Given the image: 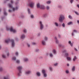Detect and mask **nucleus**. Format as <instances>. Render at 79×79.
<instances>
[{"instance_id":"obj_1","label":"nucleus","mask_w":79,"mask_h":79,"mask_svg":"<svg viewBox=\"0 0 79 79\" xmlns=\"http://www.w3.org/2000/svg\"><path fill=\"white\" fill-rule=\"evenodd\" d=\"M10 3H9L8 4V6L9 8L12 9L13 11H15V10H18L19 9V7L16 6L15 7H13V4H14V1L13 0H10Z\"/></svg>"},{"instance_id":"obj_2","label":"nucleus","mask_w":79,"mask_h":79,"mask_svg":"<svg viewBox=\"0 0 79 79\" xmlns=\"http://www.w3.org/2000/svg\"><path fill=\"white\" fill-rule=\"evenodd\" d=\"M28 6L31 8H33L35 6V2L32 0H29L28 1Z\"/></svg>"},{"instance_id":"obj_3","label":"nucleus","mask_w":79,"mask_h":79,"mask_svg":"<svg viewBox=\"0 0 79 79\" xmlns=\"http://www.w3.org/2000/svg\"><path fill=\"white\" fill-rule=\"evenodd\" d=\"M6 30L7 31H10L12 32H13V33H16V31L15 29L13 28V27H11L10 28L8 27V26L6 27Z\"/></svg>"},{"instance_id":"obj_4","label":"nucleus","mask_w":79,"mask_h":79,"mask_svg":"<svg viewBox=\"0 0 79 79\" xmlns=\"http://www.w3.org/2000/svg\"><path fill=\"white\" fill-rule=\"evenodd\" d=\"M65 19V17L64 15L63 14H61L60 15L59 20L60 23H62L63 22V20Z\"/></svg>"},{"instance_id":"obj_5","label":"nucleus","mask_w":79,"mask_h":79,"mask_svg":"<svg viewBox=\"0 0 79 79\" xmlns=\"http://www.w3.org/2000/svg\"><path fill=\"white\" fill-rule=\"evenodd\" d=\"M40 25V29L41 31H42L44 28V25L43 24L42 21H40L39 22Z\"/></svg>"},{"instance_id":"obj_6","label":"nucleus","mask_w":79,"mask_h":79,"mask_svg":"<svg viewBox=\"0 0 79 79\" xmlns=\"http://www.w3.org/2000/svg\"><path fill=\"white\" fill-rule=\"evenodd\" d=\"M31 73H32V71L29 70H27L24 72V74L26 76H28V75L31 74Z\"/></svg>"},{"instance_id":"obj_7","label":"nucleus","mask_w":79,"mask_h":79,"mask_svg":"<svg viewBox=\"0 0 79 79\" xmlns=\"http://www.w3.org/2000/svg\"><path fill=\"white\" fill-rule=\"evenodd\" d=\"M10 43L11 47L13 48L15 47V40L13 39L11 40Z\"/></svg>"},{"instance_id":"obj_8","label":"nucleus","mask_w":79,"mask_h":79,"mask_svg":"<svg viewBox=\"0 0 79 79\" xmlns=\"http://www.w3.org/2000/svg\"><path fill=\"white\" fill-rule=\"evenodd\" d=\"M42 73L43 74L44 77H47V74L46 73V72L44 69H43L42 71Z\"/></svg>"},{"instance_id":"obj_9","label":"nucleus","mask_w":79,"mask_h":79,"mask_svg":"<svg viewBox=\"0 0 79 79\" xmlns=\"http://www.w3.org/2000/svg\"><path fill=\"white\" fill-rule=\"evenodd\" d=\"M74 33H78V31L76 30H74L73 31V32L71 33L73 37L74 36Z\"/></svg>"},{"instance_id":"obj_10","label":"nucleus","mask_w":79,"mask_h":79,"mask_svg":"<svg viewBox=\"0 0 79 79\" xmlns=\"http://www.w3.org/2000/svg\"><path fill=\"white\" fill-rule=\"evenodd\" d=\"M18 69L19 70V71H22V69H23V66H19L17 67Z\"/></svg>"},{"instance_id":"obj_11","label":"nucleus","mask_w":79,"mask_h":79,"mask_svg":"<svg viewBox=\"0 0 79 79\" xmlns=\"http://www.w3.org/2000/svg\"><path fill=\"white\" fill-rule=\"evenodd\" d=\"M41 44L45 46V45H46V42L44 40H42L41 41Z\"/></svg>"},{"instance_id":"obj_12","label":"nucleus","mask_w":79,"mask_h":79,"mask_svg":"<svg viewBox=\"0 0 79 79\" xmlns=\"http://www.w3.org/2000/svg\"><path fill=\"white\" fill-rule=\"evenodd\" d=\"M43 16L44 18H46L47 17H48V14L47 13H45L43 15Z\"/></svg>"},{"instance_id":"obj_13","label":"nucleus","mask_w":79,"mask_h":79,"mask_svg":"<svg viewBox=\"0 0 79 79\" xmlns=\"http://www.w3.org/2000/svg\"><path fill=\"white\" fill-rule=\"evenodd\" d=\"M25 37H26L25 35L24 34H22L21 35L20 38L21 39H25Z\"/></svg>"},{"instance_id":"obj_14","label":"nucleus","mask_w":79,"mask_h":79,"mask_svg":"<svg viewBox=\"0 0 79 79\" xmlns=\"http://www.w3.org/2000/svg\"><path fill=\"white\" fill-rule=\"evenodd\" d=\"M21 74H22V71H19L18 73V75L19 77L21 76Z\"/></svg>"},{"instance_id":"obj_15","label":"nucleus","mask_w":79,"mask_h":79,"mask_svg":"<svg viewBox=\"0 0 79 79\" xmlns=\"http://www.w3.org/2000/svg\"><path fill=\"white\" fill-rule=\"evenodd\" d=\"M36 75L38 77H40L41 76L40 72H38L36 73Z\"/></svg>"},{"instance_id":"obj_16","label":"nucleus","mask_w":79,"mask_h":79,"mask_svg":"<svg viewBox=\"0 0 79 79\" xmlns=\"http://www.w3.org/2000/svg\"><path fill=\"white\" fill-rule=\"evenodd\" d=\"M54 39L56 40V44H58V43H59V41H58V39L57 37L55 36L54 37Z\"/></svg>"},{"instance_id":"obj_17","label":"nucleus","mask_w":79,"mask_h":79,"mask_svg":"<svg viewBox=\"0 0 79 79\" xmlns=\"http://www.w3.org/2000/svg\"><path fill=\"white\" fill-rule=\"evenodd\" d=\"M64 56L67 58L69 56V53L66 52L64 54Z\"/></svg>"},{"instance_id":"obj_18","label":"nucleus","mask_w":79,"mask_h":79,"mask_svg":"<svg viewBox=\"0 0 79 79\" xmlns=\"http://www.w3.org/2000/svg\"><path fill=\"white\" fill-rule=\"evenodd\" d=\"M75 69H76V67L75 66H73L71 68V70L73 72L75 71Z\"/></svg>"},{"instance_id":"obj_19","label":"nucleus","mask_w":79,"mask_h":79,"mask_svg":"<svg viewBox=\"0 0 79 79\" xmlns=\"http://www.w3.org/2000/svg\"><path fill=\"white\" fill-rule=\"evenodd\" d=\"M45 8V6L43 4H41L40 5V9H44Z\"/></svg>"},{"instance_id":"obj_20","label":"nucleus","mask_w":79,"mask_h":79,"mask_svg":"<svg viewBox=\"0 0 79 79\" xmlns=\"http://www.w3.org/2000/svg\"><path fill=\"white\" fill-rule=\"evenodd\" d=\"M11 42V40H10V39H8L5 40V42H6V43H8V42Z\"/></svg>"},{"instance_id":"obj_21","label":"nucleus","mask_w":79,"mask_h":79,"mask_svg":"<svg viewBox=\"0 0 79 79\" xmlns=\"http://www.w3.org/2000/svg\"><path fill=\"white\" fill-rule=\"evenodd\" d=\"M36 6L37 8H40V3H38L36 4Z\"/></svg>"},{"instance_id":"obj_22","label":"nucleus","mask_w":79,"mask_h":79,"mask_svg":"<svg viewBox=\"0 0 79 79\" xmlns=\"http://www.w3.org/2000/svg\"><path fill=\"white\" fill-rule=\"evenodd\" d=\"M23 61L24 62H27L29 61V59L27 58H25L23 59Z\"/></svg>"},{"instance_id":"obj_23","label":"nucleus","mask_w":79,"mask_h":79,"mask_svg":"<svg viewBox=\"0 0 79 79\" xmlns=\"http://www.w3.org/2000/svg\"><path fill=\"white\" fill-rule=\"evenodd\" d=\"M3 15L4 16H6L8 15V13L5 11L3 12Z\"/></svg>"},{"instance_id":"obj_24","label":"nucleus","mask_w":79,"mask_h":79,"mask_svg":"<svg viewBox=\"0 0 79 79\" xmlns=\"http://www.w3.org/2000/svg\"><path fill=\"white\" fill-rule=\"evenodd\" d=\"M5 19V16H1V19L2 21H4V19Z\"/></svg>"},{"instance_id":"obj_25","label":"nucleus","mask_w":79,"mask_h":79,"mask_svg":"<svg viewBox=\"0 0 79 79\" xmlns=\"http://www.w3.org/2000/svg\"><path fill=\"white\" fill-rule=\"evenodd\" d=\"M52 53L54 55H56V51L55 49L52 50Z\"/></svg>"},{"instance_id":"obj_26","label":"nucleus","mask_w":79,"mask_h":79,"mask_svg":"<svg viewBox=\"0 0 79 79\" xmlns=\"http://www.w3.org/2000/svg\"><path fill=\"white\" fill-rule=\"evenodd\" d=\"M21 22H17V23H16V25H17V26H20V25H21Z\"/></svg>"},{"instance_id":"obj_27","label":"nucleus","mask_w":79,"mask_h":79,"mask_svg":"<svg viewBox=\"0 0 79 79\" xmlns=\"http://www.w3.org/2000/svg\"><path fill=\"white\" fill-rule=\"evenodd\" d=\"M77 57L76 56H74V58H73V61H75L76 60H77Z\"/></svg>"},{"instance_id":"obj_28","label":"nucleus","mask_w":79,"mask_h":79,"mask_svg":"<svg viewBox=\"0 0 79 79\" xmlns=\"http://www.w3.org/2000/svg\"><path fill=\"white\" fill-rule=\"evenodd\" d=\"M12 60L13 61H16V57L15 56H13L12 58Z\"/></svg>"},{"instance_id":"obj_29","label":"nucleus","mask_w":79,"mask_h":79,"mask_svg":"<svg viewBox=\"0 0 79 79\" xmlns=\"http://www.w3.org/2000/svg\"><path fill=\"white\" fill-rule=\"evenodd\" d=\"M49 56L51 58H53V55L52 53H49Z\"/></svg>"},{"instance_id":"obj_30","label":"nucleus","mask_w":79,"mask_h":79,"mask_svg":"<svg viewBox=\"0 0 79 79\" xmlns=\"http://www.w3.org/2000/svg\"><path fill=\"white\" fill-rule=\"evenodd\" d=\"M73 24V22L71 21H70L67 23L68 25H71V24Z\"/></svg>"},{"instance_id":"obj_31","label":"nucleus","mask_w":79,"mask_h":79,"mask_svg":"<svg viewBox=\"0 0 79 79\" xmlns=\"http://www.w3.org/2000/svg\"><path fill=\"white\" fill-rule=\"evenodd\" d=\"M27 11L28 14H31V9L30 8H28Z\"/></svg>"},{"instance_id":"obj_32","label":"nucleus","mask_w":79,"mask_h":79,"mask_svg":"<svg viewBox=\"0 0 79 79\" xmlns=\"http://www.w3.org/2000/svg\"><path fill=\"white\" fill-rule=\"evenodd\" d=\"M54 24L55 26H56V27H58L59 25H58V23H57V22H55Z\"/></svg>"},{"instance_id":"obj_33","label":"nucleus","mask_w":79,"mask_h":79,"mask_svg":"<svg viewBox=\"0 0 79 79\" xmlns=\"http://www.w3.org/2000/svg\"><path fill=\"white\" fill-rule=\"evenodd\" d=\"M74 13H75V14H76V15H77V16H79V14L78 13V12H77L75 10L74 11Z\"/></svg>"},{"instance_id":"obj_34","label":"nucleus","mask_w":79,"mask_h":79,"mask_svg":"<svg viewBox=\"0 0 79 79\" xmlns=\"http://www.w3.org/2000/svg\"><path fill=\"white\" fill-rule=\"evenodd\" d=\"M67 60H68V61H71V58L70 57L68 56L67 57Z\"/></svg>"},{"instance_id":"obj_35","label":"nucleus","mask_w":79,"mask_h":79,"mask_svg":"<svg viewBox=\"0 0 79 79\" xmlns=\"http://www.w3.org/2000/svg\"><path fill=\"white\" fill-rule=\"evenodd\" d=\"M47 4H48V5H50L51 3V1H48L46 2Z\"/></svg>"},{"instance_id":"obj_36","label":"nucleus","mask_w":79,"mask_h":79,"mask_svg":"<svg viewBox=\"0 0 79 79\" xmlns=\"http://www.w3.org/2000/svg\"><path fill=\"white\" fill-rule=\"evenodd\" d=\"M23 32H24V33H27V30L26 29H24L23 30Z\"/></svg>"},{"instance_id":"obj_37","label":"nucleus","mask_w":79,"mask_h":79,"mask_svg":"<svg viewBox=\"0 0 79 79\" xmlns=\"http://www.w3.org/2000/svg\"><path fill=\"white\" fill-rule=\"evenodd\" d=\"M68 17L69 18V19H73V17H72V16H71V15H69Z\"/></svg>"},{"instance_id":"obj_38","label":"nucleus","mask_w":79,"mask_h":79,"mask_svg":"<svg viewBox=\"0 0 79 79\" xmlns=\"http://www.w3.org/2000/svg\"><path fill=\"white\" fill-rule=\"evenodd\" d=\"M16 62L17 64H19L20 63V60H16Z\"/></svg>"},{"instance_id":"obj_39","label":"nucleus","mask_w":79,"mask_h":79,"mask_svg":"<svg viewBox=\"0 0 79 79\" xmlns=\"http://www.w3.org/2000/svg\"><path fill=\"white\" fill-rule=\"evenodd\" d=\"M3 79H10V78H9V77H8L6 76L4 77Z\"/></svg>"},{"instance_id":"obj_40","label":"nucleus","mask_w":79,"mask_h":79,"mask_svg":"<svg viewBox=\"0 0 79 79\" xmlns=\"http://www.w3.org/2000/svg\"><path fill=\"white\" fill-rule=\"evenodd\" d=\"M48 40V37L47 36H45L44 37V40L45 41H47Z\"/></svg>"},{"instance_id":"obj_41","label":"nucleus","mask_w":79,"mask_h":79,"mask_svg":"<svg viewBox=\"0 0 79 79\" xmlns=\"http://www.w3.org/2000/svg\"><path fill=\"white\" fill-rule=\"evenodd\" d=\"M62 26L64 28V27H65V23H63L62 24Z\"/></svg>"},{"instance_id":"obj_42","label":"nucleus","mask_w":79,"mask_h":79,"mask_svg":"<svg viewBox=\"0 0 79 79\" xmlns=\"http://www.w3.org/2000/svg\"><path fill=\"white\" fill-rule=\"evenodd\" d=\"M49 69L51 71H53V67H49Z\"/></svg>"},{"instance_id":"obj_43","label":"nucleus","mask_w":79,"mask_h":79,"mask_svg":"<svg viewBox=\"0 0 79 79\" xmlns=\"http://www.w3.org/2000/svg\"><path fill=\"white\" fill-rule=\"evenodd\" d=\"M15 54L16 55V56H18V55H19V53H18V52H16L15 53Z\"/></svg>"},{"instance_id":"obj_44","label":"nucleus","mask_w":79,"mask_h":79,"mask_svg":"<svg viewBox=\"0 0 79 79\" xmlns=\"http://www.w3.org/2000/svg\"><path fill=\"white\" fill-rule=\"evenodd\" d=\"M12 10H11V9H9L8 10V12H9V13H11V12H12L13 11V9H12Z\"/></svg>"},{"instance_id":"obj_45","label":"nucleus","mask_w":79,"mask_h":79,"mask_svg":"<svg viewBox=\"0 0 79 79\" xmlns=\"http://www.w3.org/2000/svg\"><path fill=\"white\" fill-rule=\"evenodd\" d=\"M3 69L2 67H0V72H2L3 71Z\"/></svg>"},{"instance_id":"obj_46","label":"nucleus","mask_w":79,"mask_h":79,"mask_svg":"<svg viewBox=\"0 0 79 79\" xmlns=\"http://www.w3.org/2000/svg\"><path fill=\"white\" fill-rule=\"evenodd\" d=\"M6 53L7 54V56H8H8H10V53H9V52H6Z\"/></svg>"},{"instance_id":"obj_47","label":"nucleus","mask_w":79,"mask_h":79,"mask_svg":"<svg viewBox=\"0 0 79 79\" xmlns=\"http://www.w3.org/2000/svg\"><path fill=\"white\" fill-rule=\"evenodd\" d=\"M30 17L31 18H32V19H33V18H34V16L33 15H30Z\"/></svg>"},{"instance_id":"obj_48","label":"nucleus","mask_w":79,"mask_h":79,"mask_svg":"<svg viewBox=\"0 0 79 79\" xmlns=\"http://www.w3.org/2000/svg\"><path fill=\"white\" fill-rule=\"evenodd\" d=\"M58 64V63H55L54 64V66H57Z\"/></svg>"},{"instance_id":"obj_49","label":"nucleus","mask_w":79,"mask_h":79,"mask_svg":"<svg viewBox=\"0 0 79 79\" xmlns=\"http://www.w3.org/2000/svg\"><path fill=\"white\" fill-rule=\"evenodd\" d=\"M46 9L47 10H49V9H50V6H46Z\"/></svg>"},{"instance_id":"obj_50","label":"nucleus","mask_w":79,"mask_h":79,"mask_svg":"<svg viewBox=\"0 0 79 79\" xmlns=\"http://www.w3.org/2000/svg\"><path fill=\"white\" fill-rule=\"evenodd\" d=\"M35 51L36 52H39V49H35Z\"/></svg>"},{"instance_id":"obj_51","label":"nucleus","mask_w":79,"mask_h":79,"mask_svg":"<svg viewBox=\"0 0 79 79\" xmlns=\"http://www.w3.org/2000/svg\"><path fill=\"white\" fill-rule=\"evenodd\" d=\"M2 57L3 58H6V56L4 54H2Z\"/></svg>"},{"instance_id":"obj_52","label":"nucleus","mask_w":79,"mask_h":79,"mask_svg":"<svg viewBox=\"0 0 79 79\" xmlns=\"http://www.w3.org/2000/svg\"><path fill=\"white\" fill-rule=\"evenodd\" d=\"M65 73L67 74H69V70H65Z\"/></svg>"},{"instance_id":"obj_53","label":"nucleus","mask_w":79,"mask_h":79,"mask_svg":"<svg viewBox=\"0 0 79 79\" xmlns=\"http://www.w3.org/2000/svg\"><path fill=\"white\" fill-rule=\"evenodd\" d=\"M63 52V53H65V52H67V50H62Z\"/></svg>"},{"instance_id":"obj_54","label":"nucleus","mask_w":79,"mask_h":79,"mask_svg":"<svg viewBox=\"0 0 79 79\" xmlns=\"http://www.w3.org/2000/svg\"><path fill=\"white\" fill-rule=\"evenodd\" d=\"M74 2V0H70V2L71 4H73V2Z\"/></svg>"},{"instance_id":"obj_55","label":"nucleus","mask_w":79,"mask_h":79,"mask_svg":"<svg viewBox=\"0 0 79 79\" xmlns=\"http://www.w3.org/2000/svg\"><path fill=\"white\" fill-rule=\"evenodd\" d=\"M27 47H28V48L30 47L31 46V45L29 43H27Z\"/></svg>"},{"instance_id":"obj_56","label":"nucleus","mask_w":79,"mask_h":79,"mask_svg":"<svg viewBox=\"0 0 79 79\" xmlns=\"http://www.w3.org/2000/svg\"><path fill=\"white\" fill-rule=\"evenodd\" d=\"M58 37L59 39H61V35L60 34H58Z\"/></svg>"},{"instance_id":"obj_57","label":"nucleus","mask_w":79,"mask_h":79,"mask_svg":"<svg viewBox=\"0 0 79 79\" xmlns=\"http://www.w3.org/2000/svg\"><path fill=\"white\" fill-rule=\"evenodd\" d=\"M32 45H36V43L35 42H32Z\"/></svg>"},{"instance_id":"obj_58","label":"nucleus","mask_w":79,"mask_h":79,"mask_svg":"<svg viewBox=\"0 0 79 79\" xmlns=\"http://www.w3.org/2000/svg\"><path fill=\"white\" fill-rule=\"evenodd\" d=\"M40 33H38L37 35V36H38V37H39V36H40Z\"/></svg>"},{"instance_id":"obj_59","label":"nucleus","mask_w":79,"mask_h":79,"mask_svg":"<svg viewBox=\"0 0 79 79\" xmlns=\"http://www.w3.org/2000/svg\"><path fill=\"white\" fill-rule=\"evenodd\" d=\"M58 8H60V9H61V8H62V7H61V6L59 5L58 6Z\"/></svg>"},{"instance_id":"obj_60","label":"nucleus","mask_w":79,"mask_h":79,"mask_svg":"<svg viewBox=\"0 0 79 79\" xmlns=\"http://www.w3.org/2000/svg\"><path fill=\"white\" fill-rule=\"evenodd\" d=\"M10 1V0H6V1H4V3H6V2H9Z\"/></svg>"},{"instance_id":"obj_61","label":"nucleus","mask_w":79,"mask_h":79,"mask_svg":"<svg viewBox=\"0 0 79 79\" xmlns=\"http://www.w3.org/2000/svg\"><path fill=\"white\" fill-rule=\"evenodd\" d=\"M74 50L76 51V52H77V48H75Z\"/></svg>"},{"instance_id":"obj_62","label":"nucleus","mask_w":79,"mask_h":79,"mask_svg":"<svg viewBox=\"0 0 79 79\" xmlns=\"http://www.w3.org/2000/svg\"><path fill=\"white\" fill-rule=\"evenodd\" d=\"M71 45V47H73V43H71L70 44Z\"/></svg>"},{"instance_id":"obj_63","label":"nucleus","mask_w":79,"mask_h":79,"mask_svg":"<svg viewBox=\"0 0 79 79\" xmlns=\"http://www.w3.org/2000/svg\"><path fill=\"white\" fill-rule=\"evenodd\" d=\"M59 47H61L62 46V45H61V44H59Z\"/></svg>"},{"instance_id":"obj_64","label":"nucleus","mask_w":79,"mask_h":79,"mask_svg":"<svg viewBox=\"0 0 79 79\" xmlns=\"http://www.w3.org/2000/svg\"><path fill=\"white\" fill-rule=\"evenodd\" d=\"M18 3H19V2H16L15 3V4L16 5H18Z\"/></svg>"}]
</instances>
